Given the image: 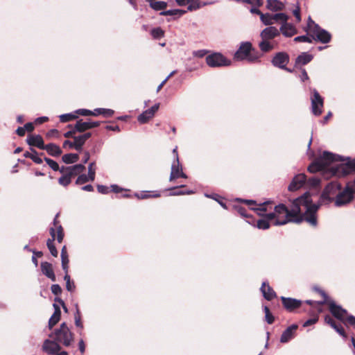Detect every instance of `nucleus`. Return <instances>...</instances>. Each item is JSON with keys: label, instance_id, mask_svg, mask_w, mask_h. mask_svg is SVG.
I'll use <instances>...</instances> for the list:
<instances>
[{"label": "nucleus", "instance_id": "42", "mask_svg": "<svg viewBox=\"0 0 355 355\" xmlns=\"http://www.w3.org/2000/svg\"><path fill=\"white\" fill-rule=\"evenodd\" d=\"M85 143V141L80 137V136L73 137L74 149L76 150L81 151Z\"/></svg>", "mask_w": 355, "mask_h": 355}, {"label": "nucleus", "instance_id": "30", "mask_svg": "<svg viewBox=\"0 0 355 355\" xmlns=\"http://www.w3.org/2000/svg\"><path fill=\"white\" fill-rule=\"evenodd\" d=\"M53 307L55 309L54 313L49 320V329H52L53 327L58 322L61 315V311L60 307L55 304H53Z\"/></svg>", "mask_w": 355, "mask_h": 355}, {"label": "nucleus", "instance_id": "45", "mask_svg": "<svg viewBox=\"0 0 355 355\" xmlns=\"http://www.w3.org/2000/svg\"><path fill=\"white\" fill-rule=\"evenodd\" d=\"M150 33L152 37L155 39H159L164 35V31L159 27L153 28Z\"/></svg>", "mask_w": 355, "mask_h": 355}, {"label": "nucleus", "instance_id": "60", "mask_svg": "<svg viewBox=\"0 0 355 355\" xmlns=\"http://www.w3.org/2000/svg\"><path fill=\"white\" fill-rule=\"evenodd\" d=\"M235 209H236L237 212L243 217H248L249 215L247 214V211L245 208L242 207H236Z\"/></svg>", "mask_w": 355, "mask_h": 355}, {"label": "nucleus", "instance_id": "34", "mask_svg": "<svg viewBox=\"0 0 355 355\" xmlns=\"http://www.w3.org/2000/svg\"><path fill=\"white\" fill-rule=\"evenodd\" d=\"M24 156L27 158L31 159L35 163L40 164L43 160L38 156V154L35 150L31 148V152H25Z\"/></svg>", "mask_w": 355, "mask_h": 355}, {"label": "nucleus", "instance_id": "49", "mask_svg": "<svg viewBox=\"0 0 355 355\" xmlns=\"http://www.w3.org/2000/svg\"><path fill=\"white\" fill-rule=\"evenodd\" d=\"M135 196L139 199H145V198H151V197L152 198H157V197L160 196V194L157 192H156L152 195L148 193H135Z\"/></svg>", "mask_w": 355, "mask_h": 355}, {"label": "nucleus", "instance_id": "63", "mask_svg": "<svg viewBox=\"0 0 355 355\" xmlns=\"http://www.w3.org/2000/svg\"><path fill=\"white\" fill-rule=\"evenodd\" d=\"M301 75L300 76V78L302 82L309 80V76L306 73V71L304 68H301Z\"/></svg>", "mask_w": 355, "mask_h": 355}, {"label": "nucleus", "instance_id": "9", "mask_svg": "<svg viewBox=\"0 0 355 355\" xmlns=\"http://www.w3.org/2000/svg\"><path fill=\"white\" fill-rule=\"evenodd\" d=\"M206 62L210 67H227L231 64V60L220 53H213L207 55Z\"/></svg>", "mask_w": 355, "mask_h": 355}, {"label": "nucleus", "instance_id": "18", "mask_svg": "<svg viewBox=\"0 0 355 355\" xmlns=\"http://www.w3.org/2000/svg\"><path fill=\"white\" fill-rule=\"evenodd\" d=\"M281 300L284 307L289 312L299 308L302 303L301 300L291 297H281Z\"/></svg>", "mask_w": 355, "mask_h": 355}, {"label": "nucleus", "instance_id": "46", "mask_svg": "<svg viewBox=\"0 0 355 355\" xmlns=\"http://www.w3.org/2000/svg\"><path fill=\"white\" fill-rule=\"evenodd\" d=\"M167 3L165 1H155L151 3V8L155 10H162L166 8Z\"/></svg>", "mask_w": 355, "mask_h": 355}, {"label": "nucleus", "instance_id": "23", "mask_svg": "<svg viewBox=\"0 0 355 355\" xmlns=\"http://www.w3.org/2000/svg\"><path fill=\"white\" fill-rule=\"evenodd\" d=\"M297 329V324H292L288 328H286L282 333L281 338H280V342L282 343H288L289 340H291L295 335V332Z\"/></svg>", "mask_w": 355, "mask_h": 355}, {"label": "nucleus", "instance_id": "31", "mask_svg": "<svg viewBox=\"0 0 355 355\" xmlns=\"http://www.w3.org/2000/svg\"><path fill=\"white\" fill-rule=\"evenodd\" d=\"M266 7L271 11L282 10L284 8V4L279 0H267Z\"/></svg>", "mask_w": 355, "mask_h": 355}, {"label": "nucleus", "instance_id": "20", "mask_svg": "<svg viewBox=\"0 0 355 355\" xmlns=\"http://www.w3.org/2000/svg\"><path fill=\"white\" fill-rule=\"evenodd\" d=\"M279 35V31L275 26H270L261 31L260 37L262 40L271 41Z\"/></svg>", "mask_w": 355, "mask_h": 355}, {"label": "nucleus", "instance_id": "8", "mask_svg": "<svg viewBox=\"0 0 355 355\" xmlns=\"http://www.w3.org/2000/svg\"><path fill=\"white\" fill-rule=\"evenodd\" d=\"M341 190V185L337 182H331L324 188L320 197L321 204H329L335 202L336 194Z\"/></svg>", "mask_w": 355, "mask_h": 355}, {"label": "nucleus", "instance_id": "4", "mask_svg": "<svg viewBox=\"0 0 355 355\" xmlns=\"http://www.w3.org/2000/svg\"><path fill=\"white\" fill-rule=\"evenodd\" d=\"M252 46L250 42H242L239 49L235 52L234 58L237 61L246 60L250 62H257L259 59V55L257 53H252Z\"/></svg>", "mask_w": 355, "mask_h": 355}, {"label": "nucleus", "instance_id": "54", "mask_svg": "<svg viewBox=\"0 0 355 355\" xmlns=\"http://www.w3.org/2000/svg\"><path fill=\"white\" fill-rule=\"evenodd\" d=\"M320 179L316 177L311 178L307 180V184L312 187H316L320 184Z\"/></svg>", "mask_w": 355, "mask_h": 355}, {"label": "nucleus", "instance_id": "32", "mask_svg": "<svg viewBox=\"0 0 355 355\" xmlns=\"http://www.w3.org/2000/svg\"><path fill=\"white\" fill-rule=\"evenodd\" d=\"M313 55L307 52H304L298 55L295 60V66L305 65L313 60Z\"/></svg>", "mask_w": 355, "mask_h": 355}, {"label": "nucleus", "instance_id": "25", "mask_svg": "<svg viewBox=\"0 0 355 355\" xmlns=\"http://www.w3.org/2000/svg\"><path fill=\"white\" fill-rule=\"evenodd\" d=\"M26 142L29 146H36L40 149H44L45 144L42 137L39 135H28L26 139Z\"/></svg>", "mask_w": 355, "mask_h": 355}, {"label": "nucleus", "instance_id": "53", "mask_svg": "<svg viewBox=\"0 0 355 355\" xmlns=\"http://www.w3.org/2000/svg\"><path fill=\"white\" fill-rule=\"evenodd\" d=\"M94 162H92L88 166V175L90 181H94L95 178V169L93 168Z\"/></svg>", "mask_w": 355, "mask_h": 355}, {"label": "nucleus", "instance_id": "17", "mask_svg": "<svg viewBox=\"0 0 355 355\" xmlns=\"http://www.w3.org/2000/svg\"><path fill=\"white\" fill-rule=\"evenodd\" d=\"M279 34L282 33L286 37H291L297 33V29L295 25L288 23V21H284L279 29Z\"/></svg>", "mask_w": 355, "mask_h": 355}, {"label": "nucleus", "instance_id": "19", "mask_svg": "<svg viewBox=\"0 0 355 355\" xmlns=\"http://www.w3.org/2000/svg\"><path fill=\"white\" fill-rule=\"evenodd\" d=\"M306 181V175L304 173L296 175L291 184L288 185V190L295 191L302 188Z\"/></svg>", "mask_w": 355, "mask_h": 355}, {"label": "nucleus", "instance_id": "6", "mask_svg": "<svg viewBox=\"0 0 355 355\" xmlns=\"http://www.w3.org/2000/svg\"><path fill=\"white\" fill-rule=\"evenodd\" d=\"M57 216L56 215L55 218L53 220V225L54 227H52L50 228V234L51 236V239H49L46 242V245L51 254L52 256L56 257H58V252L53 244V241L55 239V230L57 233V241L59 243H61L62 241L64 234L62 231V227L60 225L58 224L57 221Z\"/></svg>", "mask_w": 355, "mask_h": 355}, {"label": "nucleus", "instance_id": "47", "mask_svg": "<svg viewBox=\"0 0 355 355\" xmlns=\"http://www.w3.org/2000/svg\"><path fill=\"white\" fill-rule=\"evenodd\" d=\"M263 311L265 313L266 321L269 324H272L275 320V318H274V316L272 315V313L270 312L268 307L267 306H264Z\"/></svg>", "mask_w": 355, "mask_h": 355}, {"label": "nucleus", "instance_id": "51", "mask_svg": "<svg viewBox=\"0 0 355 355\" xmlns=\"http://www.w3.org/2000/svg\"><path fill=\"white\" fill-rule=\"evenodd\" d=\"M71 178L70 177H69L68 175H67L66 174L62 175L58 179L59 184L64 187H67V185H69L71 183Z\"/></svg>", "mask_w": 355, "mask_h": 355}, {"label": "nucleus", "instance_id": "57", "mask_svg": "<svg viewBox=\"0 0 355 355\" xmlns=\"http://www.w3.org/2000/svg\"><path fill=\"white\" fill-rule=\"evenodd\" d=\"M318 24H315V21H313L311 17H309L308 19V23H307V27L308 29L312 32L315 28H317Z\"/></svg>", "mask_w": 355, "mask_h": 355}, {"label": "nucleus", "instance_id": "59", "mask_svg": "<svg viewBox=\"0 0 355 355\" xmlns=\"http://www.w3.org/2000/svg\"><path fill=\"white\" fill-rule=\"evenodd\" d=\"M207 53V51H206L205 49L197 50V51H194L193 52V56L197 57V58H202Z\"/></svg>", "mask_w": 355, "mask_h": 355}, {"label": "nucleus", "instance_id": "48", "mask_svg": "<svg viewBox=\"0 0 355 355\" xmlns=\"http://www.w3.org/2000/svg\"><path fill=\"white\" fill-rule=\"evenodd\" d=\"M313 40V35L311 37L307 35H300L294 38V41L297 42L311 43Z\"/></svg>", "mask_w": 355, "mask_h": 355}, {"label": "nucleus", "instance_id": "64", "mask_svg": "<svg viewBox=\"0 0 355 355\" xmlns=\"http://www.w3.org/2000/svg\"><path fill=\"white\" fill-rule=\"evenodd\" d=\"M97 189L99 193L103 194H106L109 192V188L103 185H98Z\"/></svg>", "mask_w": 355, "mask_h": 355}, {"label": "nucleus", "instance_id": "52", "mask_svg": "<svg viewBox=\"0 0 355 355\" xmlns=\"http://www.w3.org/2000/svg\"><path fill=\"white\" fill-rule=\"evenodd\" d=\"M88 181H90V179L89 178V175H85V174H83V175H80L76 181V184H84V183H86Z\"/></svg>", "mask_w": 355, "mask_h": 355}, {"label": "nucleus", "instance_id": "28", "mask_svg": "<svg viewBox=\"0 0 355 355\" xmlns=\"http://www.w3.org/2000/svg\"><path fill=\"white\" fill-rule=\"evenodd\" d=\"M43 150H46L48 154L53 157H58L62 153L60 146L53 143L45 145Z\"/></svg>", "mask_w": 355, "mask_h": 355}, {"label": "nucleus", "instance_id": "55", "mask_svg": "<svg viewBox=\"0 0 355 355\" xmlns=\"http://www.w3.org/2000/svg\"><path fill=\"white\" fill-rule=\"evenodd\" d=\"M93 111L87 109H79L76 111V113L82 116H93Z\"/></svg>", "mask_w": 355, "mask_h": 355}, {"label": "nucleus", "instance_id": "7", "mask_svg": "<svg viewBox=\"0 0 355 355\" xmlns=\"http://www.w3.org/2000/svg\"><path fill=\"white\" fill-rule=\"evenodd\" d=\"M345 162L335 164L331 166V171L334 175L336 176H345L349 174L355 168V158L351 159L347 157L344 158Z\"/></svg>", "mask_w": 355, "mask_h": 355}, {"label": "nucleus", "instance_id": "33", "mask_svg": "<svg viewBox=\"0 0 355 355\" xmlns=\"http://www.w3.org/2000/svg\"><path fill=\"white\" fill-rule=\"evenodd\" d=\"M275 42L270 40H262L259 43L260 50L264 53L268 52L275 48Z\"/></svg>", "mask_w": 355, "mask_h": 355}, {"label": "nucleus", "instance_id": "44", "mask_svg": "<svg viewBox=\"0 0 355 355\" xmlns=\"http://www.w3.org/2000/svg\"><path fill=\"white\" fill-rule=\"evenodd\" d=\"M62 123H66L77 118V116L72 113L63 114L59 116Z\"/></svg>", "mask_w": 355, "mask_h": 355}, {"label": "nucleus", "instance_id": "10", "mask_svg": "<svg viewBox=\"0 0 355 355\" xmlns=\"http://www.w3.org/2000/svg\"><path fill=\"white\" fill-rule=\"evenodd\" d=\"M354 198V193L351 188L346 187L344 190L340 191L335 198V206L342 207L349 203Z\"/></svg>", "mask_w": 355, "mask_h": 355}, {"label": "nucleus", "instance_id": "16", "mask_svg": "<svg viewBox=\"0 0 355 355\" xmlns=\"http://www.w3.org/2000/svg\"><path fill=\"white\" fill-rule=\"evenodd\" d=\"M159 107V104L157 103L152 106L150 108L143 112L141 114L138 116V121L142 124L147 123L150 119H152L154 116L155 112L158 110Z\"/></svg>", "mask_w": 355, "mask_h": 355}, {"label": "nucleus", "instance_id": "36", "mask_svg": "<svg viewBox=\"0 0 355 355\" xmlns=\"http://www.w3.org/2000/svg\"><path fill=\"white\" fill-rule=\"evenodd\" d=\"M325 168L318 158L315 162L310 164L308 167V171L310 173H316L318 171H323Z\"/></svg>", "mask_w": 355, "mask_h": 355}, {"label": "nucleus", "instance_id": "14", "mask_svg": "<svg viewBox=\"0 0 355 355\" xmlns=\"http://www.w3.org/2000/svg\"><path fill=\"white\" fill-rule=\"evenodd\" d=\"M313 39L322 43L326 44L331 40V34L326 30L321 28L319 26L312 32Z\"/></svg>", "mask_w": 355, "mask_h": 355}, {"label": "nucleus", "instance_id": "39", "mask_svg": "<svg viewBox=\"0 0 355 355\" xmlns=\"http://www.w3.org/2000/svg\"><path fill=\"white\" fill-rule=\"evenodd\" d=\"M187 12L184 10H180V9H173V10H168L165 11H162L160 12L161 15L163 16H173V15H178V17H180L185 14Z\"/></svg>", "mask_w": 355, "mask_h": 355}, {"label": "nucleus", "instance_id": "38", "mask_svg": "<svg viewBox=\"0 0 355 355\" xmlns=\"http://www.w3.org/2000/svg\"><path fill=\"white\" fill-rule=\"evenodd\" d=\"M79 159L78 154L68 153L62 156V159L66 164H73L76 162Z\"/></svg>", "mask_w": 355, "mask_h": 355}, {"label": "nucleus", "instance_id": "11", "mask_svg": "<svg viewBox=\"0 0 355 355\" xmlns=\"http://www.w3.org/2000/svg\"><path fill=\"white\" fill-rule=\"evenodd\" d=\"M313 96L311 97V111L315 116H319L322 114V108L323 107V98L320 95L318 91L315 89L312 90Z\"/></svg>", "mask_w": 355, "mask_h": 355}, {"label": "nucleus", "instance_id": "22", "mask_svg": "<svg viewBox=\"0 0 355 355\" xmlns=\"http://www.w3.org/2000/svg\"><path fill=\"white\" fill-rule=\"evenodd\" d=\"M324 321L329 326H331V327H332L339 335H340L344 338H347V335L343 327L340 325V324L337 323L331 316L326 315L324 317Z\"/></svg>", "mask_w": 355, "mask_h": 355}, {"label": "nucleus", "instance_id": "1", "mask_svg": "<svg viewBox=\"0 0 355 355\" xmlns=\"http://www.w3.org/2000/svg\"><path fill=\"white\" fill-rule=\"evenodd\" d=\"M312 200L309 193H305L294 200L289 210L283 205L275 207L274 212L266 214V217L273 220L274 225H283L289 222L300 223L305 220L312 226L317 225L316 212L320 205L311 204Z\"/></svg>", "mask_w": 355, "mask_h": 355}, {"label": "nucleus", "instance_id": "37", "mask_svg": "<svg viewBox=\"0 0 355 355\" xmlns=\"http://www.w3.org/2000/svg\"><path fill=\"white\" fill-rule=\"evenodd\" d=\"M93 112V116H98L99 114H102L105 117L112 116L114 113V111L113 110L107 108H96L94 110Z\"/></svg>", "mask_w": 355, "mask_h": 355}, {"label": "nucleus", "instance_id": "29", "mask_svg": "<svg viewBox=\"0 0 355 355\" xmlns=\"http://www.w3.org/2000/svg\"><path fill=\"white\" fill-rule=\"evenodd\" d=\"M85 167L82 164H75L73 166H67V175L72 178L73 177L78 175L85 170Z\"/></svg>", "mask_w": 355, "mask_h": 355}, {"label": "nucleus", "instance_id": "24", "mask_svg": "<svg viewBox=\"0 0 355 355\" xmlns=\"http://www.w3.org/2000/svg\"><path fill=\"white\" fill-rule=\"evenodd\" d=\"M182 171V166L180 163L179 158L177 157L176 159L172 163L171 165V171L169 177V180L173 181L178 178H180L179 173Z\"/></svg>", "mask_w": 355, "mask_h": 355}, {"label": "nucleus", "instance_id": "58", "mask_svg": "<svg viewBox=\"0 0 355 355\" xmlns=\"http://www.w3.org/2000/svg\"><path fill=\"white\" fill-rule=\"evenodd\" d=\"M200 3L197 1L194 0L193 2L189 3L187 10L191 11L193 10L198 9L200 8Z\"/></svg>", "mask_w": 355, "mask_h": 355}, {"label": "nucleus", "instance_id": "2", "mask_svg": "<svg viewBox=\"0 0 355 355\" xmlns=\"http://www.w3.org/2000/svg\"><path fill=\"white\" fill-rule=\"evenodd\" d=\"M248 205L250 206L252 210L256 211L260 216H263L264 218L260 219L257 223V227L260 230H267L270 227V223L273 225V220L269 219L266 217L264 213L267 211V205L270 203L269 201L264 202L257 205L256 202L252 200H243Z\"/></svg>", "mask_w": 355, "mask_h": 355}, {"label": "nucleus", "instance_id": "13", "mask_svg": "<svg viewBox=\"0 0 355 355\" xmlns=\"http://www.w3.org/2000/svg\"><path fill=\"white\" fill-rule=\"evenodd\" d=\"M289 62V56L285 52H279L275 55L271 62L273 66L279 69H286V66Z\"/></svg>", "mask_w": 355, "mask_h": 355}, {"label": "nucleus", "instance_id": "26", "mask_svg": "<svg viewBox=\"0 0 355 355\" xmlns=\"http://www.w3.org/2000/svg\"><path fill=\"white\" fill-rule=\"evenodd\" d=\"M41 270L42 272L49 278L51 281L55 282L56 278L55 273L53 270L52 264L44 261L41 263Z\"/></svg>", "mask_w": 355, "mask_h": 355}, {"label": "nucleus", "instance_id": "41", "mask_svg": "<svg viewBox=\"0 0 355 355\" xmlns=\"http://www.w3.org/2000/svg\"><path fill=\"white\" fill-rule=\"evenodd\" d=\"M260 20L264 25L269 26H272L274 24L272 14L270 13L261 14Z\"/></svg>", "mask_w": 355, "mask_h": 355}, {"label": "nucleus", "instance_id": "50", "mask_svg": "<svg viewBox=\"0 0 355 355\" xmlns=\"http://www.w3.org/2000/svg\"><path fill=\"white\" fill-rule=\"evenodd\" d=\"M44 161L46 162V164L49 166V167L52 170H53L55 171H57L59 170V165L55 161H54L50 158H48V157H44Z\"/></svg>", "mask_w": 355, "mask_h": 355}, {"label": "nucleus", "instance_id": "62", "mask_svg": "<svg viewBox=\"0 0 355 355\" xmlns=\"http://www.w3.org/2000/svg\"><path fill=\"white\" fill-rule=\"evenodd\" d=\"M293 15L296 18L297 22H300L301 21V16H300V8L297 6L295 10L293 11Z\"/></svg>", "mask_w": 355, "mask_h": 355}, {"label": "nucleus", "instance_id": "43", "mask_svg": "<svg viewBox=\"0 0 355 355\" xmlns=\"http://www.w3.org/2000/svg\"><path fill=\"white\" fill-rule=\"evenodd\" d=\"M64 279L66 282V288L68 291L73 292L75 290V285L73 281H71L70 276L68 272L65 273Z\"/></svg>", "mask_w": 355, "mask_h": 355}, {"label": "nucleus", "instance_id": "35", "mask_svg": "<svg viewBox=\"0 0 355 355\" xmlns=\"http://www.w3.org/2000/svg\"><path fill=\"white\" fill-rule=\"evenodd\" d=\"M61 261H62V268L65 273L68 272V263H69V258L67 252L66 247L63 246L61 250Z\"/></svg>", "mask_w": 355, "mask_h": 355}, {"label": "nucleus", "instance_id": "15", "mask_svg": "<svg viewBox=\"0 0 355 355\" xmlns=\"http://www.w3.org/2000/svg\"><path fill=\"white\" fill-rule=\"evenodd\" d=\"M99 125V121H92L90 119L84 121L83 119H79L76 123V130L78 132H83L87 130L92 129Z\"/></svg>", "mask_w": 355, "mask_h": 355}, {"label": "nucleus", "instance_id": "61", "mask_svg": "<svg viewBox=\"0 0 355 355\" xmlns=\"http://www.w3.org/2000/svg\"><path fill=\"white\" fill-rule=\"evenodd\" d=\"M243 2L254 5L257 6H261L263 4L262 0H242Z\"/></svg>", "mask_w": 355, "mask_h": 355}, {"label": "nucleus", "instance_id": "21", "mask_svg": "<svg viewBox=\"0 0 355 355\" xmlns=\"http://www.w3.org/2000/svg\"><path fill=\"white\" fill-rule=\"evenodd\" d=\"M42 349L47 354L53 355L57 351L61 349V347L55 340H51L46 339L44 341Z\"/></svg>", "mask_w": 355, "mask_h": 355}, {"label": "nucleus", "instance_id": "27", "mask_svg": "<svg viewBox=\"0 0 355 355\" xmlns=\"http://www.w3.org/2000/svg\"><path fill=\"white\" fill-rule=\"evenodd\" d=\"M260 290L263 294V296L267 300H271L276 297V293L273 291V289L266 284V282H263L262 285L260 288Z\"/></svg>", "mask_w": 355, "mask_h": 355}, {"label": "nucleus", "instance_id": "3", "mask_svg": "<svg viewBox=\"0 0 355 355\" xmlns=\"http://www.w3.org/2000/svg\"><path fill=\"white\" fill-rule=\"evenodd\" d=\"M317 291L323 297V300L318 302L317 303L319 304L327 303L329 306V311L332 315L338 320L346 324V322H347V317H349L347 311L340 306L336 305L333 300H328V297L324 291L320 289H317Z\"/></svg>", "mask_w": 355, "mask_h": 355}, {"label": "nucleus", "instance_id": "56", "mask_svg": "<svg viewBox=\"0 0 355 355\" xmlns=\"http://www.w3.org/2000/svg\"><path fill=\"white\" fill-rule=\"evenodd\" d=\"M51 290L55 295H59L62 293L61 287L58 284H53L51 287Z\"/></svg>", "mask_w": 355, "mask_h": 355}, {"label": "nucleus", "instance_id": "12", "mask_svg": "<svg viewBox=\"0 0 355 355\" xmlns=\"http://www.w3.org/2000/svg\"><path fill=\"white\" fill-rule=\"evenodd\" d=\"M318 159L325 168L331 164L344 161V158L341 156L328 151H324Z\"/></svg>", "mask_w": 355, "mask_h": 355}, {"label": "nucleus", "instance_id": "40", "mask_svg": "<svg viewBox=\"0 0 355 355\" xmlns=\"http://www.w3.org/2000/svg\"><path fill=\"white\" fill-rule=\"evenodd\" d=\"M272 16L274 24L275 22H279L282 24L284 21H288L289 18V17L286 14L283 12L276 13L272 15Z\"/></svg>", "mask_w": 355, "mask_h": 355}, {"label": "nucleus", "instance_id": "5", "mask_svg": "<svg viewBox=\"0 0 355 355\" xmlns=\"http://www.w3.org/2000/svg\"><path fill=\"white\" fill-rule=\"evenodd\" d=\"M49 337L66 347L69 346L73 341V334L65 322H62L59 329L49 334Z\"/></svg>", "mask_w": 355, "mask_h": 355}]
</instances>
